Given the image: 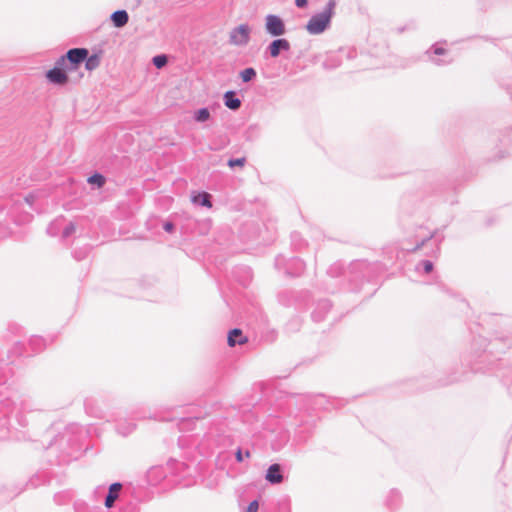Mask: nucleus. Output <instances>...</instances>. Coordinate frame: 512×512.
<instances>
[{"label": "nucleus", "instance_id": "f257e3e1", "mask_svg": "<svg viewBox=\"0 0 512 512\" xmlns=\"http://www.w3.org/2000/svg\"><path fill=\"white\" fill-rule=\"evenodd\" d=\"M335 6V0H329L322 12L317 13L310 18L306 25V29L311 35L321 34L328 28L334 14Z\"/></svg>", "mask_w": 512, "mask_h": 512}, {"label": "nucleus", "instance_id": "f03ea898", "mask_svg": "<svg viewBox=\"0 0 512 512\" xmlns=\"http://www.w3.org/2000/svg\"><path fill=\"white\" fill-rule=\"evenodd\" d=\"M251 29L248 24H241L231 30L229 42L235 46H245L250 40Z\"/></svg>", "mask_w": 512, "mask_h": 512}, {"label": "nucleus", "instance_id": "7ed1b4c3", "mask_svg": "<svg viewBox=\"0 0 512 512\" xmlns=\"http://www.w3.org/2000/svg\"><path fill=\"white\" fill-rule=\"evenodd\" d=\"M89 54L86 48H72L65 54V59L69 65V71L76 70L81 63L87 59Z\"/></svg>", "mask_w": 512, "mask_h": 512}, {"label": "nucleus", "instance_id": "20e7f679", "mask_svg": "<svg viewBox=\"0 0 512 512\" xmlns=\"http://www.w3.org/2000/svg\"><path fill=\"white\" fill-rule=\"evenodd\" d=\"M265 29L268 34L274 37L282 36L286 32L283 20L279 16L273 14L266 16Z\"/></svg>", "mask_w": 512, "mask_h": 512}, {"label": "nucleus", "instance_id": "39448f33", "mask_svg": "<svg viewBox=\"0 0 512 512\" xmlns=\"http://www.w3.org/2000/svg\"><path fill=\"white\" fill-rule=\"evenodd\" d=\"M289 50H290V43L287 39H284V38H278V39L273 40L267 47V51L269 52L270 56L273 58L278 57L282 51H289Z\"/></svg>", "mask_w": 512, "mask_h": 512}, {"label": "nucleus", "instance_id": "423d86ee", "mask_svg": "<svg viewBox=\"0 0 512 512\" xmlns=\"http://www.w3.org/2000/svg\"><path fill=\"white\" fill-rule=\"evenodd\" d=\"M47 80L55 85H65L68 82L66 71L58 68H52L46 72Z\"/></svg>", "mask_w": 512, "mask_h": 512}, {"label": "nucleus", "instance_id": "0eeeda50", "mask_svg": "<svg viewBox=\"0 0 512 512\" xmlns=\"http://www.w3.org/2000/svg\"><path fill=\"white\" fill-rule=\"evenodd\" d=\"M266 480L271 484H279L283 481L282 469L279 464L269 466L265 476Z\"/></svg>", "mask_w": 512, "mask_h": 512}, {"label": "nucleus", "instance_id": "6e6552de", "mask_svg": "<svg viewBox=\"0 0 512 512\" xmlns=\"http://www.w3.org/2000/svg\"><path fill=\"white\" fill-rule=\"evenodd\" d=\"M121 489H122L121 483L116 482V483H113L110 485L108 494L106 495V498H105V506L107 508L113 507L114 502L118 498L119 492Z\"/></svg>", "mask_w": 512, "mask_h": 512}, {"label": "nucleus", "instance_id": "1a4fd4ad", "mask_svg": "<svg viewBox=\"0 0 512 512\" xmlns=\"http://www.w3.org/2000/svg\"><path fill=\"white\" fill-rule=\"evenodd\" d=\"M224 104L227 108L236 111L241 107V100L236 97L234 91H227L223 96Z\"/></svg>", "mask_w": 512, "mask_h": 512}, {"label": "nucleus", "instance_id": "9d476101", "mask_svg": "<svg viewBox=\"0 0 512 512\" xmlns=\"http://www.w3.org/2000/svg\"><path fill=\"white\" fill-rule=\"evenodd\" d=\"M111 20L115 27L121 28L129 21V15L126 10H117L111 14Z\"/></svg>", "mask_w": 512, "mask_h": 512}, {"label": "nucleus", "instance_id": "9b49d317", "mask_svg": "<svg viewBox=\"0 0 512 512\" xmlns=\"http://www.w3.org/2000/svg\"><path fill=\"white\" fill-rule=\"evenodd\" d=\"M228 345L234 347L237 344H243L247 341L245 337H243L242 331L238 328L231 330L228 334Z\"/></svg>", "mask_w": 512, "mask_h": 512}, {"label": "nucleus", "instance_id": "f8f14e48", "mask_svg": "<svg viewBox=\"0 0 512 512\" xmlns=\"http://www.w3.org/2000/svg\"><path fill=\"white\" fill-rule=\"evenodd\" d=\"M210 198H211V195L209 193L201 192V193H198L197 195L193 196L192 201H193V203H195L197 205L210 208L212 206Z\"/></svg>", "mask_w": 512, "mask_h": 512}, {"label": "nucleus", "instance_id": "ddd939ff", "mask_svg": "<svg viewBox=\"0 0 512 512\" xmlns=\"http://www.w3.org/2000/svg\"><path fill=\"white\" fill-rule=\"evenodd\" d=\"M85 67L88 71H93L96 68L99 67L101 59L100 56L97 54H93L91 56H87V59H85Z\"/></svg>", "mask_w": 512, "mask_h": 512}, {"label": "nucleus", "instance_id": "4468645a", "mask_svg": "<svg viewBox=\"0 0 512 512\" xmlns=\"http://www.w3.org/2000/svg\"><path fill=\"white\" fill-rule=\"evenodd\" d=\"M239 75L243 82L248 83L256 78L257 72L254 68L249 67L242 70Z\"/></svg>", "mask_w": 512, "mask_h": 512}, {"label": "nucleus", "instance_id": "2eb2a0df", "mask_svg": "<svg viewBox=\"0 0 512 512\" xmlns=\"http://www.w3.org/2000/svg\"><path fill=\"white\" fill-rule=\"evenodd\" d=\"M210 118V112L208 108H201L194 113V120L196 122H205Z\"/></svg>", "mask_w": 512, "mask_h": 512}, {"label": "nucleus", "instance_id": "dca6fc26", "mask_svg": "<svg viewBox=\"0 0 512 512\" xmlns=\"http://www.w3.org/2000/svg\"><path fill=\"white\" fill-rule=\"evenodd\" d=\"M152 62L156 68L160 69V68H163L167 64L168 58L166 55L161 54V55H157V56L153 57Z\"/></svg>", "mask_w": 512, "mask_h": 512}, {"label": "nucleus", "instance_id": "f3484780", "mask_svg": "<svg viewBox=\"0 0 512 512\" xmlns=\"http://www.w3.org/2000/svg\"><path fill=\"white\" fill-rule=\"evenodd\" d=\"M88 183L95 184L98 187H102L105 183V178L103 175H101L99 173H95L94 175H92L88 178Z\"/></svg>", "mask_w": 512, "mask_h": 512}, {"label": "nucleus", "instance_id": "a211bd4d", "mask_svg": "<svg viewBox=\"0 0 512 512\" xmlns=\"http://www.w3.org/2000/svg\"><path fill=\"white\" fill-rule=\"evenodd\" d=\"M53 68H58L60 70H68L69 71V65L67 60L65 59V55H62L60 58H58L55 62V66Z\"/></svg>", "mask_w": 512, "mask_h": 512}, {"label": "nucleus", "instance_id": "6ab92c4d", "mask_svg": "<svg viewBox=\"0 0 512 512\" xmlns=\"http://www.w3.org/2000/svg\"><path fill=\"white\" fill-rule=\"evenodd\" d=\"M246 162L245 158H236V159H230L228 161V166L233 168L235 166H243Z\"/></svg>", "mask_w": 512, "mask_h": 512}, {"label": "nucleus", "instance_id": "aec40b11", "mask_svg": "<svg viewBox=\"0 0 512 512\" xmlns=\"http://www.w3.org/2000/svg\"><path fill=\"white\" fill-rule=\"evenodd\" d=\"M74 232H75V225H74L73 223H70V224H68V225L64 228V230H63V232H62V237H63V238H67V237H69V236H70L72 233H74Z\"/></svg>", "mask_w": 512, "mask_h": 512}, {"label": "nucleus", "instance_id": "412c9836", "mask_svg": "<svg viewBox=\"0 0 512 512\" xmlns=\"http://www.w3.org/2000/svg\"><path fill=\"white\" fill-rule=\"evenodd\" d=\"M422 265L425 273H430L433 270V263L429 260L422 261Z\"/></svg>", "mask_w": 512, "mask_h": 512}, {"label": "nucleus", "instance_id": "4be33fe9", "mask_svg": "<svg viewBox=\"0 0 512 512\" xmlns=\"http://www.w3.org/2000/svg\"><path fill=\"white\" fill-rule=\"evenodd\" d=\"M258 508H259L258 501L254 500V501H252V502L248 505L246 512H257V511H258Z\"/></svg>", "mask_w": 512, "mask_h": 512}, {"label": "nucleus", "instance_id": "5701e85b", "mask_svg": "<svg viewBox=\"0 0 512 512\" xmlns=\"http://www.w3.org/2000/svg\"><path fill=\"white\" fill-rule=\"evenodd\" d=\"M163 228H164V230H165V231H167V232H172V231H173V229H174V225H173V223H171V222H166V223L163 225Z\"/></svg>", "mask_w": 512, "mask_h": 512}, {"label": "nucleus", "instance_id": "b1692460", "mask_svg": "<svg viewBox=\"0 0 512 512\" xmlns=\"http://www.w3.org/2000/svg\"><path fill=\"white\" fill-rule=\"evenodd\" d=\"M307 0H295V5L299 8H304L307 5Z\"/></svg>", "mask_w": 512, "mask_h": 512}, {"label": "nucleus", "instance_id": "393cba45", "mask_svg": "<svg viewBox=\"0 0 512 512\" xmlns=\"http://www.w3.org/2000/svg\"><path fill=\"white\" fill-rule=\"evenodd\" d=\"M433 53L436 55H442L445 53V49H443L442 47H435L433 49Z\"/></svg>", "mask_w": 512, "mask_h": 512}, {"label": "nucleus", "instance_id": "a878e982", "mask_svg": "<svg viewBox=\"0 0 512 512\" xmlns=\"http://www.w3.org/2000/svg\"><path fill=\"white\" fill-rule=\"evenodd\" d=\"M235 457H236V460L238 462H242L243 461V455H242V451L241 449H238L236 454H235Z\"/></svg>", "mask_w": 512, "mask_h": 512}, {"label": "nucleus", "instance_id": "bb28decb", "mask_svg": "<svg viewBox=\"0 0 512 512\" xmlns=\"http://www.w3.org/2000/svg\"><path fill=\"white\" fill-rule=\"evenodd\" d=\"M430 238H432V235H431L430 237H428V238H426V239L422 240V241H421V243H419V244L414 248V251L421 249V248H422V246L425 244V242H426L427 240H429Z\"/></svg>", "mask_w": 512, "mask_h": 512}, {"label": "nucleus", "instance_id": "cd10ccee", "mask_svg": "<svg viewBox=\"0 0 512 512\" xmlns=\"http://www.w3.org/2000/svg\"><path fill=\"white\" fill-rule=\"evenodd\" d=\"M245 456L250 457V452L248 450L246 451Z\"/></svg>", "mask_w": 512, "mask_h": 512}]
</instances>
